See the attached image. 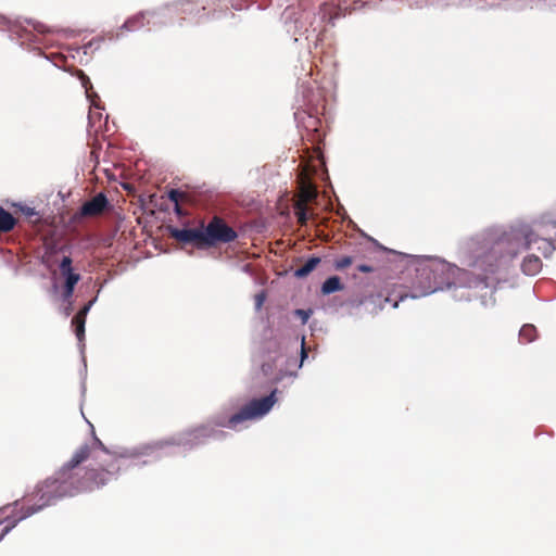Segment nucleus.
I'll use <instances>...</instances> for the list:
<instances>
[{
	"mask_svg": "<svg viewBox=\"0 0 556 556\" xmlns=\"http://www.w3.org/2000/svg\"><path fill=\"white\" fill-rule=\"evenodd\" d=\"M89 455L90 447L85 443L52 477L36 485L33 492V497L36 500L34 504L24 507L20 506L21 500H16L0 507V525H4L0 533V541L21 521L48 506L55 505L65 497H73L88 489L84 481L73 480V469L86 460Z\"/></svg>",
	"mask_w": 556,
	"mask_h": 556,
	"instance_id": "obj_1",
	"label": "nucleus"
},
{
	"mask_svg": "<svg viewBox=\"0 0 556 556\" xmlns=\"http://www.w3.org/2000/svg\"><path fill=\"white\" fill-rule=\"evenodd\" d=\"M268 2V0H173L161 7L167 25L175 15H181L177 25L182 27L187 23L186 16H189L194 24L233 18L235 11L248 10L254 3L257 4L258 10H264Z\"/></svg>",
	"mask_w": 556,
	"mask_h": 556,
	"instance_id": "obj_2",
	"label": "nucleus"
},
{
	"mask_svg": "<svg viewBox=\"0 0 556 556\" xmlns=\"http://www.w3.org/2000/svg\"><path fill=\"white\" fill-rule=\"evenodd\" d=\"M155 442L142 444L134 447H118L116 451L111 452L100 439L96 437L93 433V446L100 448L104 454L111 457L110 463H105L104 460L99 464L98 468H88L83 477H78L76 473V466L73 469V477L75 480L84 481L88 489L83 490L81 492L92 491L94 489H99L104 486L112 479H116L117 475L123 468H127L129 466H143L148 465L152 462H155L164 456H167L168 453L164 451H157L151 454H140V455H124L125 451L129 450H141L146 446L153 445Z\"/></svg>",
	"mask_w": 556,
	"mask_h": 556,
	"instance_id": "obj_3",
	"label": "nucleus"
},
{
	"mask_svg": "<svg viewBox=\"0 0 556 556\" xmlns=\"http://www.w3.org/2000/svg\"><path fill=\"white\" fill-rule=\"evenodd\" d=\"M237 426L230 424V416L216 415L206 424L177 433L167 440L156 441L153 445L141 450L125 451L124 455L151 454L157 451L168 453L167 456L186 453L206 444L211 440L224 441L228 433L219 428L236 429Z\"/></svg>",
	"mask_w": 556,
	"mask_h": 556,
	"instance_id": "obj_4",
	"label": "nucleus"
},
{
	"mask_svg": "<svg viewBox=\"0 0 556 556\" xmlns=\"http://www.w3.org/2000/svg\"><path fill=\"white\" fill-rule=\"evenodd\" d=\"M402 256L406 258L405 269L408 275L414 273V277L412 278L413 292L410 294L407 292L400 294L399 300L392 304L394 308L397 307L399 301H404L407 298L417 299L427 296L444 288L452 287V280L450 278L451 263L431 256L404 254H402Z\"/></svg>",
	"mask_w": 556,
	"mask_h": 556,
	"instance_id": "obj_5",
	"label": "nucleus"
},
{
	"mask_svg": "<svg viewBox=\"0 0 556 556\" xmlns=\"http://www.w3.org/2000/svg\"><path fill=\"white\" fill-rule=\"evenodd\" d=\"M169 236L182 244H192L199 250L228 244L238 238V232L220 216H213L207 224L198 227L168 228Z\"/></svg>",
	"mask_w": 556,
	"mask_h": 556,
	"instance_id": "obj_6",
	"label": "nucleus"
},
{
	"mask_svg": "<svg viewBox=\"0 0 556 556\" xmlns=\"http://www.w3.org/2000/svg\"><path fill=\"white\" fill-rule=\"evenodd\" d=\"M0 30L7 31L10 40L16 42L20 47L33 51L38 50L39 55L52 62L58 68H62L65 62L64 55L55 53L46 54L41 51V46L46 45L43 35L50 31L46 25L33 20L13 21L0 14Z\"/></svg>",
	"mask_w": 556,
	"mask_h": 556,
	"instance_id": "obj_7",
	"label": "nucleus"
},
{
	"mask_svg": "<svg viewBox=\"0 0 556 556\" xmlns=\"http://www.w3.org/2000/svg\"><path fill=\"white\" fill-rule=\"evenodd\" d=\"M291 339L283 334H273L263 340L260 352L263 357L261 370L263 375L273 383H279L285 378H289L292 383L298 376L296 371H289L280 366L287 363Z\"/></svg>",
	"mask_w": 556,
	"mask_h": 556,
	"instance_id": "obj_8",
	"label": "nucleus"
},
{
	"mask_svg": "<svg viewBox=\"0 0 556 556\" xmlns=\"http://www.w3.org/2000/svg\"><path fill=\"white\" fill-rule=\"evenodd\" d=\"M298 106L294 112V121L298 126L300 123L307 118V124L304 125L306 129H315L318 123V104L320 101V92L316 90L312 83L302 81L298 87L295 99Z\"/></svg>",
	"mask_w": 556,
	"mask_h": 556,
	"instance_id": "obj_9",
	"label": "nucleus"
},
{
	"mask_svg": "<svg viewBox=\"0 0 556 556\" xmlns=\"http://www.w3.org/2000/svg\"><path fill=\"white\" fill-rule=\"evenodd\" d=\"M278 389H273L263 397H254L230 416L231 425H240L248 420H257L266 416L277 402Z\"/></svg>",
	"mask_w": 556,
	"mask_h": 556,
	"instance_id": "obj_10",
	"label": "nucleus"
},
{
	"mask_svg": "<svg viewBox=\"0 0 556 556\" xmlns=\"http://www.w3.org/2000/svg\"><path fill=\"white\" fill-rule=\"evenodd\" d=\"M144 25H152L153 27H164L167 25V21L164 20L162 7L140 11L129 17L122 24L119 30L126 31H137L141 29ZM122 36V33H117L115 39L118 40Z\"/></svg>",
	"mask_w": 556,
	"mask_h": 556,
	"instance_id": "obj_11",
	"label": "nucleus"
},
{
	"mask_svg": "<svg viewBox=\"0 0 556 556\" xmlns=\"http://www.w3.org/2000/svg\"><path fill=\"white\" fill-rule=\"evenodd\" d=\"M102 288H103V285H100L97 288L96 295L90 301H88L84 306L80 307V309L73 316L72 321H71L72 327L74 328L75 336H76V338L78 340L80 353L83 354V367H84V372L85 374H86V370H87V363H86V358L84 356V349H85L84 340H85L86 317H87L88 313L90 312L91 307L98 301V298H99V294H100ZM85 380H86V375L84 376L83 381H81V386H80L81 394L83 395H85V392H86V382H85Z\"/></svg>",
	"mask_w": 556,
	"mask_h": 556,
	"instance_id": "obj_12",
	"label": "nucleus"
},
{
	"mask_svg": "<svg viewBox=\"0 0 556 556\" xmlns=\"http://www.w3.org/2000/svg\"><path fill=\"white\" fill-rule=\"evenodd\" d=\"M59 271L63 279L61 301L71 300L73 299L77 283L81 279L80 274L74 268L71 255H64L61 257L59 262Z\"/></svg>",
	"mask_w": 556,
	"mask_h": 556,
	"instance_id": "obj_13",
	"label": "nucleus"
},
{
	"mask_svg": "<svg viewBox=\"0 0 556 556\" xmlns=\"http://www.w3.org/2000/svg\"><path fill=\"white\" fill-rule=\"evenodd\" d=\"M110 206V202L105 193L99 192L90 200L83 203L79 211L76 213L77 217L94 216L104 212Z\"/></svg>",
	"mask_w": 556,
	"mask_h": 556,
	"instance_id": "obj_14",
	"label": "nucleus"
},
{
	"mask_svg": "<svg viewBox=\"0 0 556 556\" xmlns=\"http://www.w3.org/2000/svg\"><path fill=\"white\" fill-rule=\"evenodd\" d=\"M532 226V230L525 232L526 249H529L530 245L538 240L535 232L548 226L556 228V210L542 214L539 219L533 222Z\"/></svg>",
	"mask_w": 556,
	"mask_h": 556,
	"instance_id": "obj_15",
	"label": "nucleus"
},
{
	"mask_svg": "<svg viewBox=\"0 0 556 556\" xmlns=\"http://www.w3.org/2000/svg\"><path fill=\"white\" fill-rule=\"evenodd\" d=\"M321 263V257L317 255H311L307 260L293 270V277L296 279H304L311 275L317 266Z\"/></svg>",
	"mask_w": 556,
	"mask_h": 556,
	"instance_id": "obj_16",
	"label": "nucleus"
},
{
	"mask_svg": "<svg viewBox=\"0 0 556 556\" xmlns=\"http://www.w3.org/2000/svg\"><path fill=\"white\" fill-rule=\"evenodd\" d=\"M77 77L79 78L81 86L85 89L86 96L90 101L91 106L103 110V106L99 102H96V100L99 101V96L96 92L90 91L92 89L90 78L81 70H77Z\"/></svg>",
	"mask_w": 556,
	"mask_h": 556,
	"instance_id": "obj_17",
	"label": "nucleus"
},
{
	"mask_svg": "<svg viewBox=\"0 0 556 556\" xmlns=\"http://www.w3.org/2000/svg\"><path fill=\"white\" fill-rule=\"evenodd\" d=\"M344 289V285L341 278L337 275L329 276L324 280L320 286V293L323 295H330L332 293L342 291Z\"/></svg>",
	"mask_w": 556,
	"mask_h": 556,
	"instance_id": "obj_18",
	"label": "nucleus"
},
{
	"mask_svg": "<svg viewBox=\"0 0 556 556\" xmlns=\"http://www.w3.org/2000/svg\"><path fill=\"white\" fill-rule=\"evenodd\" d=\"M521 269L526 275L534 276L542 269V261L539 256L530 254L523 258Z\"/></svg>",
	"mask_w": 556,
	"mask_h": 556,
	"instance_id": "obj_19",
	"label": "nucleus"
},
{
	"mask_svg": "<svg viewBox=\"0 0 556 556\" xmlns=\"http://www.w3.org/2000/svg\"><path fill=\"white\" fill-rule=\"evenodd\" d=\"M16 218L7 211L3 206L0 205V231L9 232L14 229L16 226Z\"/></svg>",
	"mask_w": 556,
	"mask_h": 556,
	"instance_id": "obj_20",
	"label": "nucleus"
},
{
	"mask_svg": "<svg viewBox=\"0 0 556 556\" xmlns=\"http://www.w3.org/2000/svg\"><path fill=\"white\" fill-rule=\"evenodd\" d=\"M45 252H51L58 256L71 255V247L66 243H59L58 241L47 242L43 247Z\"/></svg>",
	"mask_w": 556,
	"mask_h": 556,
	"instance_id": "obj_21",
	"label": "nucleus"
},
{
	"mask_svg": "<svg viewBox=\"0 0 556 556\" xmlns=\"http://www.w3.org/2000/svg\"><path fill=\"white\" fill-rule=\"evenodd\" d=\"M538 336L536 328L533 325L526 324L519 331V339L522 343H531Z\"/></svg>",
	"mask_w": 556,
	"mask_h": 556,
	"instance_id": "obj_22",
	"label": "nucleus"
},
{
	"mask_svg": "<svg viewBox=\"0 0 556 556\" xmlns=\"http://www.w3.org/2000/svg\"><path fill=\"white\" fill-rule=\"evenodd\" d=\"M61 256L51 254V252H45L40 256V264L43 265L48 270L53 271L55 267L59 268V262Z\"/></svg>",
	"mask_w": 556,
	"mask_h": 556,
	"instance_id": "obj_23",
	"label": "nucleus"
},
{
	"mask_svg": "<svg viewBox=\"0 0 556 556\" xmlns=\"http://www.w3.org/2000/svg\"><path fill=\"white\" fill-rule=\"evenodd\" d=\"M102 42H103V38L102 37H94L90 41H88L87 43L81 46L78 49V51L81 50L84 54H89L90 52L99 50Z\"/></svg>",
	"mask_w": 556,
	"mask_h": 556,
	"instance_id": "obj_24",
	"label": "nucleus"
},
{
	"mask_svg": "<svg viewBox=\"0 0 556 556\" xmlns=\"http://www.w3.org/2000/svg\"><path fill=\"white\" fill-rule=\"evenodd\" d=\"M295 216L298 218V222L301 225H305L308 222V219L311 218V214H309L308 210L302 203H299L295 206Z\"/></svg>",
	"mask_w": 556,
	"mask_h": 556,
	"instance_id": "obj_25",
	"label": "nucleus"
},
{
	"mask_svg": "<svg viewBox=\"0 0 556 556\" xmlns=\"http://www.w3.org/2000/svg\"><path fill=\"white\" fill-rule=\"evenodd\" d=\"M352 263H353V257L350 255H344V256L336 260L333 266L337 270H342V269L351 266Z\"/></svg>",
	"mask_w": 556,
	"mask_h": 556,
	"instance_id": "obj_26",
	"label": "nucleus"
},
{
	"mask_svg": "<svg viewBox=\"0 0 556 556\" xmlns=\"http://www.w3.org/2000/svg\"><path fill=\"white\" fill-rule=\"evenodd\" d=\"M14 206L17 207L20 210V212L27 218L38 216V212L35 210V207H30V206L24 205L22 203H15Z\"/></svg>",
	"mask_w": 556,
	"mask_h": 556,
	"instance_id": "obj_27",
	"label": "nucleus"
},
{
	"mask_svg": "<svg viewBox=\"0 0 556 556\" xmlns=\"http://www.w3.org/2000/svg\"><path fill=\"white\" fill-rule=\"evenodd\" d=\"M182 195H184V193L179 189H170L167 192V198L169 199L170 202H173L176 205V212H179L178 203H179V200L182 198Z\"/></svg>",
	"mask_w": 556,
	"mask_h": 556,
	"instance_id": "obj_28",
	"label": "nucleus"
},
{
	"mask_svg": "<svg viewBox=\"0 0 556 556\" xmlns=\"http://www.w3.org/2000/svg\"><path fill=\"white\" fill-rule=\"evenodd\" d=\"M312 314H313V309H311V308H307V309L296 308L294 311V315L301 319L303 325H305L308 321Z\"/></svg>",
	"mask_w": 556,
	"mask_h": 556,
	"instance_id": "obj_29",
	"label": "nucleus"
},
{
	"mask_svg": "<svg viewBox=\"0 0 556 556\" xmlns=\"http://www.w3.org/2000/svg\"><path fill=\"white\" fill-rule=\"evenodd\" d=\"M308 357V351L305 346V337L303 336L301 339V351H300V363L298 368H301L304 361Z\"/></svg>",
	"mask_w": 556,
	"mask_h": 556,
	"instance_id": "obj_30",
	"label": "nucleus"
},
{
	"mask_svg": "<svg viewBox=\"0 0 556 556\" xmlns=\"http://www.w3.org/2000/svg\"><path fill=\"white\" fill-rule=\"evenodd\" d=\"M255 309L261 311L265 300H266V292L262 290L255 295Z\"/></svg>",
	"mask_w": 556,
	"mask_h": 556,
	"instance_id": "obj_31",
	"label": "nucleus"
},
{
	"mask_svg": "<svg viewBox=\"0 0 556 556\" xmlns=\"http://www.w3.org/2000/svg\"><path fill=\"white\" fill-rule=\"evenodd\" d=\"M64 306L62 308V312L65 317H70L74 311L73 300L62 301Z\"/></svg>",
	"mask_w": 556,
	"mask_h": 556,
	"instance_id": "obj_32",
	"label": "nucleus"
},
{
	"mask_svg": "<svg viewBox=\"0 0 556 556\" xmlns=\"http://www.w3.org/2000/svg\"><path fill=\"white\" fill-rule=\"evenodd\" d=\"M357 270L361 273H372L374 267L367 264H361L357 266Z\"/></svg>",
	"mask_w": 556,
	"mask_h": 556,
	"instance_id": "obj_33",
	"label": "nucleus"
},
{
	"mask_svg": "<svg viewBox=\"0 0 556 556\" xmlns=\"http://www.w3.org/2000/svg\"><path fill=\"white\" fill-rule=\"evenodd\" d=\"M451 0H429L432 5L448 7Z\"/></svg>",
	"mask_w": 556,
	"mask_h": 556,
	"instance_id": "obj_34",
	"label": "nucleus"
},
{
	"mask_svg": "<svg viewBox=\"0 0 556 556\" xmlns=\"http://www.w3.org/2000/svg\"><path fill=\"white\" fill-rule=\"evenodd\" d=\"M242 271L249 275H252V266L250 264H244L242 266Z\"/></svg>",
	"mask_w": 556,
	"mask_h": 556,
	"instance_id": "obj_35",
	"label": "nucleus"
},
{
	"mask_svg": "<svg viewBox=\"0 0 556 556\" xmlns=\"http://www.w3.org/2000/svg\"><path fill=\"white\" fill-rule=\"evenodd\" d=\"M371 240H372V242H374L377 247H379L380 249L386 250V248H383L381 244H379L377 240H375V239H371Z\"/></svg>",
	"mask_w": 556,
	"mask_h": 556,
	"instance_id": "obj_36",
	"label": "nucleus"
},
{
	"mask_svg": "<svg viewBox=\"0 0 556 556\" xmlns=\"http://www.w3.org/2000/svg\"><path fill=\"white\" fill-rule=\"evenodd\" d=\"M315 324H316V320H313L312 325H309V328H313V325H315Z\"/></svg>",
	"mask_w": 556,
	"mask_h": 556,
	"instance_id": "obj_37",
	"label": "nucleus"
},
{
	"mask_svg": "<svg viewBox=\"0 0 556 556\" xmlns=\"http://www.w3.org/2000/svg\"><path fill=\"white\" fill-rule=\"evenodd\" d=\"M315 324H316V320H313L312 325H309V328H313V325H315Z\"/></svg>",
	"mask_w": 556,
	"mask_h": 556,
	"instance_id": "obj_38",
	"label": "nucleus"
},
{
	"mask_svg": "<svg viewBox=\"0 0 556 556\" xmlns=\"http://www.w3.org/2000/svg\"><path fill=\"white\" fill-rule=\"evenodd\" d=\"M315 324H316V320H313L312 325H309V328H313V325H315Z\"/></svg>",
	"mask_w": 556,
	"mask_h": 556,
	"instance_id": "obj_39",
	"label": "nucleus"
},
{
	"mask_svg": "<svg viewBox=\"0 0 556 556\" xmlns=\"http://www.w3.org/2000/svg\"><path fill=\"white\" fill-rule=\"evenodd\" d=\"M416 5L421 7V5H422V2H418V1H417V2H416Z\"/></svg>",
	"mask_w": 556,
	"mask_h": 556,
	"instance_id": "obj_40",
	"label": "nucleus"
}]
</instances>
